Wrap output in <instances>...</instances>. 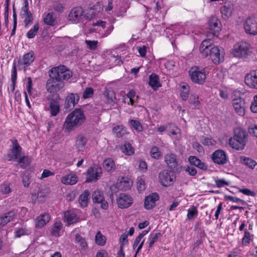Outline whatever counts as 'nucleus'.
Masks as SVG:
<instances>
[{
  "instance_id": "f257e3e1",
  "label": "nucleus",
  "mask_w": 257,
  "mask_h": 257,
  "mask_svg": "<svg viewBox=\"0 0 257 257\" xmlns=\"http://www.w3.org/2000/svg\"><path fill=\"white\" fill-rule=\"evenodd\" d=\"M72 72L64 65L51 68L49 72V79L46 84L47 91L52 94L57 93L64 86L63 81L72 76Z\"/></svg>"
},
{
  "instance_id": "f03ea898",
  "label": "nucleus",
  "mask_w": 257,
  "mask_h": 257,
  "mask_svg": "<svg viewBox=\"0 0 257 257\" xmlns=\"http://www.w3.org/2000/svg\"><path fill=\"white\" fill-rule=\"evenodd\" d=\"M199 50L203 56L209 57L215 64H219L224 61L223 49L215 46L210 39L204 40L201 42Z\"/></svg>"
},
{
  "instance_id": "7ed1b4c3",
  "label": "nucleus",
  "mask_w": 257,
  "mask_h": 257,
  "mask_svg": "<svg viewBox=\"0 0 257 257\" xmlns=\"http://www.w3.org/2000/svg\"><path fill=\"white\" fill-rule=\"evenodd\" d=\"M85 118L81 109H75L66 117L63 126L65 132H70L75 127L81 125Z\"/></svg>"
},
{
  "instance_id": "20e7f679",
  "label": "nucleus",
  "mask_w": 257,
  "mask_h": 257,
  "mask_svg": "<svg viewBox=\"0 0 257 257\" xmlns=\"http://www.w3.org/2000/svg\"><path fill=\"white\" fill-rule=\"evenodd\" d=\"M247 133L241 127L234 129L233 138L229 139V144L233 149L242 150L244 149L247 141Z\"/></svg>"
},
{
  "instance_id": "39448f33",
  "label": "nucleus",
  "mask_w": 257,
  "mask_h": 257,
  "mask_svg": "<svg viewBox=\"0 0 257 257\" xmlns=\"http://www.w3.org/2000/svg\"><path fill=\"white\" fill-rule=\"evenodd\" d=\"M164 162L172 173L180 174L182 171L181 163L175 154L171 152L166 154Z\"/></svg>"
},
{
  "instance_id": "423d86ee",
  "label": "nucleus",
  "mask_w": 257,
  "mask_h": 257,
  "mask_svg": "<svg viewBox=\"0 0 257 257\" xmlns=\"http://www.w3.org/2000/svg\"><path fill=\"white\" fill-rule=\"evenodd\" d=\"M232 53L236 58L246 59L251 53L250 45L246 42H239L234 46Z\"/></svg>"
},
{
  "instance_id": "0eeeda50",
  "label": "nucleus",
  "mask_w": 257,
  "mask_h": 257,
  "mask_svg": "<svg viewBox=\"0 0 257 257\" xmlns=\"http://www.w3.org/2000/svg\"><path fill=\"white\" fill-rule=\"evenodd\" d=\"M189 73L191 80L195 83L202 84L204 83L206 74L204 68L194 66L189 70Z\"/></svg>"
},
{
  "instance_id": "6e6552de",
  "label": "nucleus",
  "mask_w": 257,
  "mask_h": 257,
  "mask_svg": "<svg viewBox=\"0 0 257 257\" xmlns=\"http://www.w3.org/2000/svg\"><path fill=\"white\" fill-rule=\"evenodd\" d=\"M35 56L33 51H30L22 57H20L18 61V67L19 70L26 71L27 68L29 67L34 62Z\"/></svg>"
},
{
  "instance_id": "1a4fd4ad",
  "label": "nucleus",
  "mask_w": 257,
  "mask_h": 257,
  "mask_svg": "<svg viewBox=\"0 0 257 257\" xmlns=\"http://www.w3.org/2000/svg\"><path fill=\"white\" fill-rule=\"evenodd\" d=\"M170 172V170H163L159 174V180L161 184L164 187L172 185L176 180V176Z\"/></svg>"
},
{
  "instance_id": "9d476101",
  "label": "nucleus",
  "mask_w": 257,
  "mask_h": 257,
  "mask_svg": "<svg viewBox=\"0 0 257 257\" xmlns=\"http://www.w3.org/2000/svg\"><path fill=\"white\" fill-rule=\"evenodd\" d=\"M102 175V169L98 165L89 167L86 173V182H95L100 178Z\"/></svg>"
},
{
  "instance_id": "9b49d317",
  "label": "nucleus",
  "mask_w": 257,
  "mask_h": 257,
  "mask_svg": "<svg viewBox=\"0 0 257 257\" xmlns=\"http://www.w3.org/2000/svg\"><path fill=\"white\" fill-rule=\"evenodd\" d=\"M47 100L49 101L51 115L56 116L60 111V95L58 93L52 94L48 96Z\"/></svg>"
},
{
  "instance_id": "f8f14e48",
  "label": "nucleus",
  "mask_w": 257,
  "mask_h": 257,
  "mask_svg": "<svg viewBox=\"0 0 257 257\" xmlns=\"http://www.w3.org/2000/svg\"><path fill=\"white\" fill-rule=\"evenodd\" d=\"M221 22L215 17H211L208 22V37H217L221 30Z\"/></svg>"
},
{
  "instance_id": "ddd939ff",
  "label": "nucleus",
  "mask_w": 257,
  "mask_h": 257,
  "mask_svg": "<svg viewBox=\"0 0 257 257\" xmlns=\"http://www.w3.org/2000/svg\"><path fill=\"white\" fill-rule=\"evenodd\" d=\"M213 162L217 165L223 166L228 162V158L226 153L222 150H215L211 156Z\"/></svg>"
},
{
  "instance_id": "4468645a",
  "label": "nucleus",
  "mask_w": 257,
  "mask_h": 257,
  "mask_svg": "<svg viewBox=\"0 0 257 257\" xmlns=\"http://www.w3.org/2000/svg\"><path fill=\"white\" fill-rule=\"evenodd\" d=\"M244 81L248 87L257 89V69L251 70L246 74Z\"/></svg>"
},
{
  "instance_id": "2eb2a0df",
  "label": "nucleus",
  "mask_w": 257,
  "mask_h": 257,
  "mask_svg": "<svg viewBox=\"0 0 257 257\" xmlns=\"http://www.w3.org/2000/svg\"><path fill=\"white\" fill-rule=\"evenodd\" d=\"M84 11L81 7L72 8L68 15V20L73 23H78L82 18Z\"/></svg>"
},
{
  "instance_id": "dca6fc26",
  "label": "nucleus",
  "mask_w": 257,
  "mask_h": 257,
  "mask_svg": "<svg viewBox=\"0 0 257 257\" xmlns=\"http://www.w3.org/2000/svg\"><path fill=\"white\" fill-rule=\"evenodd\" d=\"M92 199L94 203L100 204V207L106 210L108 207V204L105 200L103 192L97 190L95 191L92 195Z\"/></svg>"
},
{
  "instance_id": "f3484780",
  "label": "nucleus",
  "mask_w": 257,
  "mask_h": 257,
  "mask_svg": "<svg viewBox=\"0 0 257 257\" xmlns=\"http://www.w3.org/2000/svg\"><path fill=\"white\" fill-rule=\"evenodd\" d=\"M232 104L235 112L240 116L245 114V110L246 107L245 100L241 97L234 98L232 100Z\"/></svg>"
},
{
  "instance_id": "a211bd4d",
  "label": "nucleus",
  "mask_w": 257,
  "mask_h": 257,
  "mask_svg": "<svg viewBox=\"0 0 257 257\" xmlns=\"http://www.w3.org/2000/svg\"><path fill=\"white\" fill-rule=\"evenodd\" d=\"M79 100V96L77 93H70L65 99L64 107L67 111L72 109Z\"/></svg>"
},
{
  "instance_id": "6ab92c4d",
  "label": "nucleus",
  "mask_w": 257,
  "mask_h": 257,
  "mask_svg": "<svg viewBox=\"0 0 257 257\" xmlns=\"http://www.w3.org/2000/svg\"><path fill=\"white\" fill-rule=\"evenodd\" d=\"M116 201L119 208L121 209L127 208L133 204V199L129 195L125 193H121Z\"/></svg>"
},
{
  "instance_id": "aec40b11",
  "label": "nucleus",
  "mask_w": 257,
  "mask_h": 257,
  "mask_svg": "<svg viewBox=\"0 0 257 257\" xmlns=\"http://www.w3.org/2000/svg\"><path fill=\"white\" fill-rule=\"evenodd\" d=\"M159 199L157 193H153L146 197L144 201V207L147 210L153 209L156 205L155 202Z\"/></svg>"
},
{
  "instance_id": "412c9836",
  "label": "nucleus",
  "mask_w": 257,
  "mask_h": 257,
  "mask_svg": "<svg viewBox=\"0 0 257 257\" xmlns=\"http://www.w3.org/2000/svg\"><path fill=\"white\" fill-rule=\"evenodd\" d=\"M11 141L12 144L10 146V151L12 154L13 159L17 160L21 156L22 148L17 139H13Z\"/></svg>"
},
{
  "instance_id": "4be33fe9",
  "label": "nucleus",
  "mask_w": 257,
  "mask_h": 257,
  "mask_svg": "<svg viewBox=\"0 0 257 257\" xmlns=\"http://www.w3.org/2000/svg\"><path fill=\"white\" fill-rule=\"evenodd\" d=\"M16 213L17 211L13 209L0 216V225L4 226L7 223L12 221L16 216Z\"/></svg>"
},
{
  "instance_id": "5701e85b",
  "label": "nucleus",
  "mask_w": 257,
  "mask_h": 257,
  "mask_svg": "<svg viewBox=\"0 0 257 257\" xmlns=\"http://www.w3.org/2000/svg\"><path fill=\"white\" fill-rule=\"evenodd\" d=\"M245 32L252 35H257V23L252 22L251 19H248L244 24Z\"/></svg>"
},
{
  "instance_id": "b1692460",
  "label": "nucleus",
  "mask_w": 257,
  "mask_h": 257,
  "mask_svg": "<svg viewBox=\"0 0 257 257\" xmlns=\"http://www.w3.org/2000/svg\"><path fill=\"white\" fill-rule=\"evenodd\" d=\"M87 142V139L83 135L80 134L76 138L75 146L79 152H83L85 150V145Z\"/></svg>"
},
{
  "instance_id": "393cba45",
  "label": "nucleus",
  "mask_w": 257,
  "mask_h": 257,
  "mask_svg": "<svg viewBox=\"0 0 257 257\" xmlns=\"http://www.w3.org/2000/svg\"><path fill=\"white\" fill-rule=\"evenodd\" d=\"M188 160L192 165H194L203 170H207V167L206 164L196 156H191L189 157Z\"/></svg>"
},
{
  "instance_id": "a878e982",
  "label": "nucleus",
  "mask_w": 257,
  "mask_h": 257,
  "mask_svg": "<svg viewBox=\"0 0 257 257\" xmlns=\"http://www.w3.org/2000/svg\"><path fill=\"white\" fill-rule=\"evenodd\" d=\"M149 85L154 90H157L158 88L161 86L159 81V77L158 75L152 73L149 76Z\"/></svg>"
},
{
  "instance_id": "bb28decb",
  "label": "nucleus",
  "mask_w": 257,
  "mask_h": 257,
  "mask_svg": "<svg viewBox=\"0 0 257 257\" xmlns=\"http://www.w3.org/2000/svg\"><path fill=\"white\" fill-rule=\"evenodd\" d=\"M132 182L127 178L122 177L121 180L117 183V187L122 191H125L130 189L132 186Z\"/></svg>"
},
{
  "instance_id": "cd10ccee",
  "label": "nucleus",
  "mask_w": 257,
  "mask_h": 257,
  "mask_svg": "<svg viewBox=\"0 0 257 257\" xmlns=\"http://www.w3.org/2000/svg\"><path fill=\"white\" fill-rule=\"evenodd\" d=\"M103 167L107 172H114L116 169L115 163L111 158H107L104 160Z\"/></svg>"
},
{
  "instance_id": "c85d7f7f",
  "label": "nucleus",
  "mask_w": 257,
  "mask_h": 257,
  "mask_svg": "<svg viewBox=\"0 0 257 257\" xmlns=\"http://www.w3.org/2000/svg\"><path fill=\"white\" fill-rule=\"evenodd\" d=\"M90 193L88 190H85L79 197V203L82 207H85L88 205Z\"/></svg>"
},
{
  "instance_id": "c756f323",
  "label": "nucleus",
  "mask_w": 257,
  "mask_h": 257,
  "mask_svg": "<svg viewBox=\"0 0 257 257\" xmlns=\"http://www.w3.org/2000/svg\"><path fill=\"white\" fill-rule=\"evenodd\" d=\"M78 218L75 213L71 211H67L64 213V220L69 224L76 223L78 221Z\"/></svg>"
},
{
  "instance_id": "7c9ffc66",
  "label": "nucleus",
  "mask_w": 257,
  "mask_h": 257,
  "mask_svg": "<svg viewBox=\"0 0 257 257\" xmlns=\"http://www.w3.org/2000/svg\"><path fill=\"white\" fill-rule=\"evenodd\" d=\"M61 181L64 184L72 185L77 182L78 177L75 175H66L62 178Z\"/></svg>"
},
{
  "instance_id": "2f4dec72",
  "label": "nucleus",
  "mask_w": 257,
  "mask_h": 257,
  "mask_svg": "<svg viewBox=\"0 0 257 257\" xmlns=\"http://www.w3.org/2000/svg\"><path fill=\"white\" fill-rule=\"evenodd\" d=\"M121 152L127 156H131L135 153V149L128 142H125L120 147Z\"/></svg>"
},
{
  "instance_id": "473e14b6",
  "label": "nucleus",
  "mask_w": 257,
  "mask_h": 257,
  "mask_svg": "<svg viewBox=\"0 0 257 257\" xmlns=\"http://www.w3.org/2000/svg\"><path fill=\"white\" fill-rule=\"evenodd\" d=\"M240 161L241 163L248 167L251 169H253L257 165V163L255 161L252 159L244 156L240 157Z\"/></svg>"
},
{
  "instance_id": "72a5a7b5",
  "label": "nucleus",
  "mask_w": 257,
  "mask_h": 257,
  "mask_svg": "<svg viewBox=\"0 0 257 257\" xmlns=\"http://www.w3.org/2000/svg\"><path fill=\"white\" fill-rule=\"evenodd\" d=\"M50 217L48 214H43L38 218V221L36 224L37 227H42L46 224L49 221Z\"/></svg>"
},
{
  "instance_id": "f704fd0d",
  "label": "nucleus",
  "mask_w": 257,
  "mask_h": 257,
  "mask_svg": "<svg viewBox=\"0 0 257 257\" xmlns=\"http://www.w3.org/2000/svg\"><path fill=\"white\" fill-rule=\"evenodd\" d=\"M89 8L94 14L96 17H97L99 14L103 11V5L101 2H97L95 4L91 6L89 5Z\"/></svg>"
},
{
  "instance_id": "c9c22d12",
  "label": "nucleus",
  "mask_w": 257,
  "mask_h": 257,
  "mask_svg": "<svg viewBox=\"0 0 257 257\" xmlns=\"http://www.w3.org/2000/svg\"><path fill=\"white\" fill-rule=\"evenodd\" d=\"M112 131L118 138H120L126 134V130L123 125L115 126L113 128Z\"/></svg>"
},
{
  "instance_id": "e433bc0d",
  "label": "nucleus",
  "mask_w": 257,
  "mask_h": 257,
  "mask_svg": "<svg viewBox=\"0 0 257 257\" xmlns=\"http://www.w3.org/2000/svg\"><path fill=\"white\" fill-rule=\"evenodd\" d=\"M75 241L76 243H79L82 249H86L88 245L86 240L80 234L77 233L75 235Z\"/></svg>"
},
{
  "instance_id": "4c0bfd02",
  "label": "nucleus",
  "mask_w": 257,
  "mask_h": 257,
  "mask_svg": "<svg viewBox=\"0 0 257 257\" xmlns=\"http://www.w3.org/2000/svg\"><path fill=\"white\" fill-rule=\"evenodd\" d=\"M63 224L60 222H56L54 224L52 228L51 234L53 236H58L60 235L59 232L62 229Z\"/></svg>"
},
{
  "instance_id": "58836bf2",
  "label": "nucleus",
  "mask_w": 257,
  "mask_h": 257,
  "mask_svg": "<svg viewBox=\"0 0 257 257\" xmlns=\"http://www.w3.org/2000/svg\"><path fill=\"white\" fill-rule=\"evenodd\" d=\"M150 155L153 159L159 160L162 157V153L158 147L153 146L150 151Z\"/></svg>"
},
{
  "instance_id": "ea45409f",
  "label": "nucleus",
  "mask_w": 257,
  "mask_h": 257,
  "mask_svg": "<svg viewBox=\"0 0 257 257\" xmlns=\"http://www.w3.org/2000/svg\"><path fill=\"white\" fill-rule=\"evenodd\" d=\"M44 23L49 26H53L55 25V18L53 13H49L44 18Z\"/></svg>"
},
{
  "instance_id": "a19ab883",
  "label": "nucleus",
  "mask_w": 257,
  "mask_h": 257,
  "mask_svg": "<svg viewBox=\"0 0 257 257\" xmlns=\"http://www.w3.org/2000/svg\"><path fill=\"white\" fill-rule=\"evenodd\" d=\"M40 26L38 23L34 25L33 28L31 29L27 33L26 36L29 39H32L36 35L38 32Z\"/></svg>"
},
{
  "instance_id": "79ce46f5",
  "label": "nucleus",
  "mask_w": 257,
  "mask_h": 257,
  "mask_svg": "<svg viewBox=\"0 0 257 257\" xmlns=\"http://www.w3.org/2000/svg\"><path fill=\"white\" fill-rule=\"evenodd\" d=\"M224 200H229L231 202L237 203H240L241 205H245L246 204V202L244 200L233 196L225 195Z\"/></svg>"
},
{
  "instance_id": "37998d69",
  "label": "nucleus",
  "mask_w": 257,
  "mask_h": 257,
  "mask_svg": "<svg viewBox=\"0 0 257 257\" xmlns=\"http://www.w3.org/2000/svg\"><path fill=\"white\" fill-rule=\"evenodd\" d=\"M198 215V210L196 207L192 206L187 211V218L189 220H192Z\"/></svg>"
},
{
  "instance_id": "c03bdc74",
  "label": "nucleus",
  "mask_w": 257,
  "mask_h": 257,
  "mask_svg": "<svg viewBox=\"0 0 257 257\" xmlns=\"http://www.w3.org/2000/svg\"><path fill=\"white\" fill-rule=\"evenodd\" d=\"M105 237L102 235L100 231H98L95 235V243L99 245H103L106 242Z\"/></svg>"
},
{
  "instance_id": "a18cd8bd",
  "label": "nucleus",
  "mask_w": 257,
  "mask_h": 257,
  "mask_svg": "<svg viewBox=\"0 0 257 257\" xmlns=\"http://www.w3.org/2000/svg\"><path fill=\"white\" fill-rule=\"evenodd\" d=\"M180 96L183 100L185 101L187 100L189 96V88L188 86L185 85L181 86Z\"/></svg>"
},
{
  "instance_id": "49530a36",
  "label": "nucleus",
  "mask_w": 257,
  "mask_h": 257,
  "mask_svg": "<svg viewBox=\"0 0 257 257\" xmlns=\"http://www.w3.org/2000/svg\"><path fill=\"white\" fill-rule=\"evenodd\" d=\"M232 9L230 7H227L224 6L221 8V13L224 17V19H227L231 16Z\"/></svg>"
},
{
  "instance_id": "de8ad7c7",
  "label": "nucleus",
  "mask_w": 257,
  "mask_h": 257,
  "mask_svg": "<svg viewBox=\"0 0 257 257\" xmlns=\"http://www.w3.org/2000/svg\"><path fill=\"white\" fill-rule=\"evenodd\" d=\"M17 160L22 168H26L30 164L29 159L26 156H20Z\"/></svg>"
},
{
  "instance_id": "09e8293b",
  "label": "nucleus",
  "mask_w": 257,
  "mask_h": 257,
  "mask_svg": "<svg viewBox=\"0 0 257 257\" xmlns=\"http://www.w3.org/2000/svg\"><path fill=\"white\" fill-rule=\"evenodd\" d=\"M251 240V235L250 232L245 230L244 231V236L242 238L241 243L242 245L246 246L247 245Z\"/></svg>"
},
{
  "instance_id": "8fccbe9b",
  "label": "nucleus",
  "mask_w": 257,
  "mask_h": 257,
  "mask_svg": "<svg viewBox=\"0 0 257 257\" xmlns=\"http://www.w3.org/2000/svg\"><path fill=\"white\" fill-rule=\"evenodd\" d=\"M106 101L108 103H111L113 102V99L115 98V94L113 91L108 90L104 92Z\"/></svg>"
},
{
  "instance_id": "3c124183",
  "label": "nucleus",
  "mask_w": 257,
  "mask_h": 257,
  "mask_svg": "<svg viewBox=\"0 0 257 257\" xmlns=\"http://www.w3.org/2000/svg\"><path fill=\"white\" fill-rule=\"evenodd\" d=\"M130 122L132 126L136 131L141 132L143 130L142 125L139 120L131 119Z\"/></svg>"
},
{
  "instance_id": "603ef678",
  "label": "nucleus",
  "mask_w": 257,
  "mask_h": 257,
  "mask_svg": "<svg viewBox=\"0 0 257 257\" xmlns=\"http://www.w3.org/2000/svg\"><path fill=\"white\" fill-rule=\"evenodd\" d=\"M162 236V234L161 232H157L155 234H154L152 238H150V240L149 247L151 248L153 246L155 242H156L159 238Z\"/></svg>"
},
{
  "instance_id": "864d4df0",
  "label": "nucleus",
  "mask_w": 257,
  "mask_h": 257,
  "mask_svg": "<svg viewBox=\"0 0 257 257\" xmlns=\"http://www.w3.org/2000/svg\"><path fill=\"white\" fill-rule=\"evenodd\" d=\"M93 94V90L91 87H87L84 90L83 93V97L84 98H87L91 97Z\"/></svg>"
},
{
  "instance_id": "5fc2aeb1",
  "label": "nucleus",
  "mask_w": 257,
  "mask_h": 257,
  "mask_svg": "<svg viewBox=\"0 0 257 257\" xmlns=\"http://www.w3.org/2000/svg\"><path fill=\"white\" fill-rule=\"evenodd\" d=\"M216 142L212 138H204L202 141V143L205 146H212L215 144Z\"/></svg>"
},
{
  "instance_id": "6e6d98bb",
  "label": "nucleus",
  "mask_w": 257,
  "mask_h": 257,
  "mask_svg": "<svg viewBox=\"0 0 257 257\" xmlns=\"http://www.w3.org/2000/svg\"><path fill=\"white\" fill-rule=\"evenodd\" d=\"M53 8L55 11L61 13L63 11L64 7L63 4L58 2H56L53 4Z\"/></svg>"
},
{
  "instance_id": "4d7b16f0",
  "label": "nucleus",
  "mask_w": 257,
  "mask_h": 257,
  "mask_svg": "<svg viewBox=\"0 0 257 257\" xmlns=\"http://www.w3.org/2000/svg\"><path fill=\"white\" fill-rule=\"evenodd\" d=\"M85 43L88 48L91 50H95L97 48V41L86 40Z\"/></svg>"
},
{
  "instance_id": "13d9d810",
  "label": "nucleus",
  "mask_w": 257,
  "mask_h": 257,
  "mask_svg": "<svg viewBox=\"0 0 257 257\" xmlns=\"http://www.w3.org/2000/svg\"><path fill=\"white\" fill-rule=\"evenodd\" d=\"M17 66L16 63L15 61L14 62L13 64V70L12 72L11 75V80L12 81H17Z\"/></svg>"
},
{
  "instance_id": "bf43d9fd",
  "label": "nucleus",
  "mask_w": 257,
  "mask_h": 257,
  "mask_svg": "<svg viewBox=\"0 0 257 257\" xmlns=\"http://www.w3.org/2000/svg\"><path fill=\"white\" fill-rule=\"evenodd\" d=\"M250 110L253 113H257V95L253 96V100L250 105Z\"/></svg>"
},
{
  "instance_id": "052dcab7",
  "label": "nucleus",
  "mask_w": 257,
  "mask_h": 257,
  "mask_svg": "<svg viewBox=\"0 0 257 257\" xmlns=\"http://www.w3.org/2000/svg\"><path fill=\"white\" fill-rule=\"evenodd\" d=\"M28 230L25 228H20L15 232V235L16 237H20L22 235L28 234Z\"/></svg>"
},
{
  "instance_id": "680f3d73",
  "label": "nucleus",
  "mask_w": 257,
  "mask_h": 257,
  "mask_svg": "<svg viewBox=\"0 0 257 257\" xmlns=\"http://www.w3.org/2000/svg\"><path fill=\"white\" fill-rule=\"evenodd\" d=\"M185 171L188 172V174L190 176H195L197 174L196 169L193 167H189L186 166L184 167Z\"/></svg>"
},
{
  "instance_id": "e2e57ef3",
  "label": "nucleus",
  "mask_w": 257,
  "mask_h": 257,
  "mask_svg": "<svg viewBox=\"0 0 257 257\" xmlns=\"http://www.w3.org/2000/svg\"><path fill=\"white\" fill-rule=\"evenodd\" d=\"M215 182L218 188L229 185L228 182L226 181L224 179H215Z\"/></svg>"
},
{
  "instance_id": "0e129e2a",
  "label": "nucleus",
  "mask_w": 257,
  "mask_h": 257,
  "mask_svg": "<svg viewBox=\"0 0 257 257\" xmlns=\"http://www.w3.org/2000/svg\"><path fill=\"white\" fill-rule=\"evenodd\" d=\"M1 191L4 194H8L11 192L9 185L7 184H4L1 186Z\"/></svg>"
},
{
  "instance_id": "69168bd1",
  "label": "nucleus",
  "mask_w": 257,
  "mask_h": 257,
  "mask_svg": "<svg viewBox=\"0 0 257 257\" xmlns=\"http://www.w3.org/2000/svg\"><path fill=\"white\" fill-rule=\"evenodd\" d=\"M137 189L139 192H142L146 189L145 181L142 179L139 180L137 183Z\"/></svg>"
},
{
  "instance_id": "338daca9",
  "label": "nucleus",
  "mask_w": 257,
  "mask_h": 257,
  "mask_svg": "<svg viewBox=\"0 0 257 257\" xmlns=\"http://www.w3.org/2000/svg\"><path fill=\"white\" fill-rule=\"evenodd\" d=\"M83 16L85 19L88 20H90L94 17H96L95 14H94L93 13L92 10H91L89 8H88V9L87 10V12L83 15Z\"/></svg>"
},
{
  "instance_id": "774afa93",
  "label": "nucleus",
  "mask_w": 257,
  "mask_h": 257,
  "mask_svg": "<svg viewBox=\"0 0 257 257\" xmlns=\"http://www.w3.org/2000/svg\"><path fill=\"white\" fill-rule=\"evenodd\" d=\"M83 16L85 19L88 20H90L94 17H96L95 14H94L93 13L92 10H91L89 8H88V9L87 10V12L83 15Z\"/></svg>"
}]
</instances>
